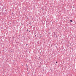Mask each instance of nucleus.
Wrapping results in <instances>:
<instances>
[{
  "label": "nucleus",
  "instance_id": "nucleus-4",
  "mask_svg": "<svg viewBox=\"0 0 76 76\" xmlns=\"http://www.w3.org/2000/svg\"><path fill=\"white\" fill-rule=\"evenodd\" d=\"M35 37H37V36H36V35H35Z\"/></svg>",
  "mask_w": 76,
  "mask_h": 76
},
{
  "label": "nucleus",
  "instance_id": "nucleus-1",
  "mask_svg": "<svg viewBox=\"0 0 76 76\" xmlns=\"http://www.w3.org/2000/svg\"><path fill=\"white\" fill-rule=\"evenodd\" d=\"M70 22H72L73 21H72V20H70Z\"/></svg>",
  "mask_w": 76,
  "mask_h": 76
},
{
  "label": "nucleus",
  "instance_id": "nucleus-2",
  "mask_svg": "<svg viewBox=\"0 0 76 76\" xmlns=\"http://www.w3.org/2000/svg\"><path fill=\"white\" fill-rule=\"evenodd\" d=\"M56 63H58L57 62V61L56 62Z\"/></svg>",
  "mask_w": 76,
  "mask_h": 76
},
{
  "label": "nucleus",
  "instance_id": "nucleus-3",
  "mask_svg": "<svg viewBox=\"0 0 76 76\" xmlns=\"http://www.w3.org/2000/svg\"><path fill=\"white\" fill-rule=\"evenodd\" d=\"M27 30V31H28V30Z\"/></svg>",
  "mask_w": 76,
  "mask_h": 76
}]
</instances>
